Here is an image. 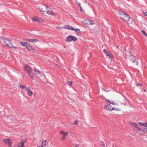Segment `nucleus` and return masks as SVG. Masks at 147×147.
I'll return each instance as SVG.
<instances>
[{"label":"nucleus","instance_id":"17","mask_svg":"<svg viewBox=\"0 0 147 147\" xmlns=\"http://www.w3.org/2000/svg\"><path fill=\"white\" fill-rule=\"evenodd\" d=\"M123 100L124 102H123V104L125 105L126 106L128 104H129V101L126 98H124Z\"/></svg>","mask_w":147,"mask_h":147},{"label":"nucleus","instance_id":"4","mask_svg":"<svg viewBox=\"0 0 147 147\" xmlns=\"http://www.w3.org/2000/svg\"><path fill=\"white\" fill-rule=\"evenodd\" d=\"M24 70L27 72L28 75L33 79L34 78V74L31 67L29 65L26 64L24 66Z\"/></svg>","mask_w":147,"mask_h":147},{"label":"nucleus","instance_id":"18","mask_svg":"<svg viewBox=\"0 0 147 147\" xmlns=\"http://www.w3.org/2000/svg\"><path fill=\"white\" fill-rule=\"evenodd\" d=\"M130 124L134 128H136L138 127L137 124L135 123L131 122L130 123Z\"/></svg>","mask_w":147,"mask_h":147},{"label":"nucleus","instance_id":"26","mask_svg":"<svg viewBox=\"0 0 147 147\" xmlns=\"http://www.w3.org/2000/svg\"><path fill=\"white\" fill-rule=\"evenodd\" d=\"M34 71H35L37 73V74H40V73H41V72H40V71L38 70L37 69H34Z\"/></svg>","mask_w":147,"mask_h":147},{"label":"nucleus","instance_id":"25","mask_svg":"<svg viewBox=\"0 0 147 147\" xmlns=\"http://www.w3.org/2000/svg\"><path fill=\"white\" fill-rule=\"evenodd\" d=\"M75 30H75V31L77 33H78V34H80V30L78 29H74Z\"/></svg>","mask_w":147,"mask_h":147},{"label":"nucleus","instance_id":"14","mask_svg":"<svg viewBox=\"0 0 147 147\" xmlns=\"http://www.w3.org/2000/svg\"><path fill=\"white\" fill-rule=\"evenodd\" d=\"M26 48L28 51H34L35 50L34 47L29 44L27 45Z\"/></svg>","mask_w":147,"mask_h":147},{"label":"nucleus","instance_id":"3","mask_svg":"<svg viewBox=\"0 0 147 147\" xmlns=\"http://www.w3.org/2000/svg\"><path fill=\"white\" fill-rule=\"evenodd\" d=\"M120 18L124 21L127 22L130 18V16L123 11H121L119 12Z\"/></svg>","mask_w":147,"mask_h":147},{"label":"nucleus","instance_id":"7","mask_svg":"<svg viewBox=\"0 0 147 147\" xmlns=\"http://www.w3.org/2000/svg\"><path fill=\"white\" fill-rule=\"evenodd\" d=\"M60 134L61 135V140L62 141H64L66 139V137L68 134V132H65L61 131L59 132Z\"/></svg>","mask_w":147,"mask_h":147},{"label":"nucleus","instance_id":"33","mask_svg":"<svg viewBox=\"0 0 147 147\" xmlns=\"http://www.w3.org/2000/svg\"><path fill=\"white\" fill-rule=\"evenodd\" d=\"M136 129L138 130V131H142V129H141L140 128L138 127V126L137 127Z\"/></svg>","mask_w":147,"mask_h":147},{"label":"nucleus","instance_id":"22","mask_svg":"<svg viewBox=\"0 0 147 147\" xmlns=\"http://www.w3.org/2000/svg\"><path fill=\"white\" fill-rule=\"evenodd\" d=\"M104 52L105 54L106 55V56H107V55H109V52L107 50L104 49Z\"/></svg>","mask_w":147,"mask_h":147},{"label":"nucleus","instance_id":"23","mask_svg":"<svg viewBox=\"0 0 147 147\" xmlns=\"http://www.w3.org/2000/svg\"><path fill=\"white\" fill-rule=\"evenodd\" d=\"M38 41V40L37 39H31V42H36Z\"/></svg>","mask_w":147,"mask_h":147},{"label":"nucleus","instance_id":"32","mask_svg":"<svg viewBox=\"0 0 147 147\" xmlns=\"http://www.w3.org/2000/svg\"><path fill=\"white\" fill-rule=\"evenodd\" d=\"M56 28L57 29H59V30H60V29H61L62 28V27H60V26H58Z\"/></svg>","mask_w":147,"mask_h":147},{"label":"nucleus","instance_id":"27","mask_svg":"<svg viewBox=\"0 0 147 147\" xmlns=\"http://www.w3.org/2000/svg\"><path fill=\"white\" fill-rule=\"evenodd\" d=\"M142 32L144 34V36H147V34H146V32H145L144 30H142Z\"/></svg>","mask_w":147,"mask_h":147},{"label":"nucleus","instance_id":"37","mask_svg":"<svg viewBox=\"0 0 147 147\" xmlns=\"http://www.w3.org/2000/svg\"><path fill=\"white\" fill-rule=\"evenodd\" d=\"M85 2H86V3H87V0H85Z\"/></svg>","mask_w":147,"mask_h":147},{"label":"nucleus","instance_id":"12","mask_svg":"<svg viewBox=\"0 0 147 147\" xmlns=\"http://www.w3.org/2000/svg\"><path fill=\"white\" fill-rule=\"evenodd\" d=\"M31 19L34 21L38 22H43L41 19L36 17L34 16L31 18Z\"/></svg>","mask_w":147,"mask_h":147},{"label":"nucleus","instance_id":"5","mask_svg":"<svg viewBox=\"0 0 147 147\" xmlns=\"http://www.w3.org/2000/svg\"><path fill=\"white\" fill-rule=\"evenodd\" d=\"M19 87L22 89H24L26 90L27 92V94L28 95L32 96L33 95V92L29 87L20 84L19 86Z\"/></svg>","mask_w":147,"mask_h":147},{"label":"nucleus","instance_id":"24","mask_svg":"<svg viewBox=\"0 0 147 147\" xmlns=\"http://www.w3.org/2000/svg\"><path fill=\"white\" fill-rule=\"evenodd\" d=\"M107 56H109L110 59H113L114 57V56L112 55H110V54L109 55H107Z\"/></svg>","mask_w":147,"mask_h":147},{"label":"nucleus","instance_id":"13","mask_svg":"<svg viewBox=\"0 0 147 147\" xmlns=\"http://www.w3.org/2000/svg\"><path fill=\"white\" fill-rule=\"evenodd\" d=\"M84 23L85 25H93L94 23V22L93 20H86L84 21Z\"/></svg>","mask_w":147,"mask_h":147},{"label":"nucleus","instance_id":"29","mask_svg":"<svg viewBox=\"0 0 147 147\" xmlns=\"http://www.w3.org/2000/svg\"><path fill=\"white\" fill-rule=\"evenodd\" d=\"M74 124L75 125H78V121H75L74 122Z\"/></svg>","mask_w":147,"mask_h":147},{"label":"nucleus","instance_id":"8","mask_svg":"<svg viewBox=\"0 0 147 147\" xmlns=\"http://www.w3.org/2000/svg\"><path fill=\"white\" fill-rule=\"evenodd\" d=\"M3 142L5 144L8 145L9 147H12L13 142L10 139H4L3 140Z\"/></svg>","mask_w":147,"mask_h":147},{"label":"nucleus","instance_id":"34","mask_svg":"<svg viewBox=\"0 0 147 147\" xmlns=\"http://www.w3.org/2000/svg\"><path fill=\"white\" fill-rule=\"evenodd\" d=\"M143 14H144L146 16H147V12H143Z\"/></svg>","mask_w":147,"mask_h":147},{"label":"nucleus","instance_id":"10","mask_svg":"<svg viewBox=\"0 0 147 147\" xmlns=\"http://www.w3.org/2000/svg\"><path fill=\"white\" fill-rule=\"evenodd\" d=\"M77 40V38L72 36H68L66 38L65 40L67 42H70L71 41H76Z\"/></svg>","mask_w":147,"mask_h":147},{"label":"nucleus","instance_id":"1","mask_svg":"<svg viewBox=\"0 0 147 147\" xmlns=\"http://www.w3.org/2000/svg\"><path fill=\"white\" fill-rule=\"evenodd\" d=\"M38 9L44 16L50 15L55 17L56 14L53 12L52 9L47 5H42L38 7Z\"/></svg>","mask_w":147,"mask_h":147},{"label":"nucleus","instance_id":"2","mask_svg":"<svg viewBox=\"0 0 147 147\" xmlns=\"http://www.w3.org/2000/svg\"><path fill=\"white\" fill-rule=\"evenodd\" d=\"M105 100L107 103L104 106V108L107 110L112 111H118L119 110V109L117 108H115L112 105H116V103L113 101H110L109 99L105 98Z\"/></svg>","mask_w":147,"mask_h":147},{"label":"nucleus","instance_id":"19","mask_svg":"<svg viewBox=\"0 0 147 147\" xmlns=\"http://www.w3.org/2000/svg\"><path fill=\"white\" fill-rule=\"evenodd\" d=\"M20 43L22 46L26 47L27 45L28 44V42H21Z\"/></svg>","mask_w":147,"mask_h":147},{"label":"nucleus","instance_id":"16","mask_svg":"<svg viewBox=\"0 0 147 147\" xmlns=\"http://www.w3.org/2000/svg\"><path fill=\"white\" fill-rule=\"evenodd\" d=\"M100 145L101 147H107L106 143L104 142H101Z\"/></svg>","mask_w":147,"mask_h":147},{"label":"nucleus","instance_id":"11","mask_svg":"<svg viewBox=\"0 0 147 147\" xmlns=\"http://www.w3.org/2000/svg\"><path fill=\"white\" fill-rule=\"evenodd\" d=\"M26 142V140L22 139L20 141L18 144L17 147H26L25 145V144Z\"/></svg>","mask_w":147,"mask_h":147},{"label":"nucleus","instance_id":"28","mask_svg":"<svg viewBox=\"0 0 147 147\" xmlns=\"http://www.w3.org/2000/svg\"><path fill=\"white\" fill-rule=\"evenodd\" d=\"M72 84V82L71 81H69L67 82V84L69 85H71Z\"/></svg>","mask_w":147,"mask_h":147},{"label":"nucleus","instance_id":"38","mask_svg":"<svg viewBox=\"0 0 147 147\" xmlns=\"http://www.w3.org/2000/svg\"><path fill=\"white\" fill-rule=\"evenodd\" d=\"M144 92H146V89H145L144 91Z\"/></svg>","mask_w":147,"mask_h":147},{"label":"nucleus","instance_id":"35","mask_svg":"<svg viewBox=\"0 0 147 147\" xmlns=\"http://www.w3.org/2000/svg\"><path fill=\"white\" fill-rule=\"evenodd\" d=\"M137 86H142V84H138L137 85Z\"/></svg>","mask_w":147,"mask_h":147},{"label":"nucleus","instance_id":"36","mask_svg":"<svg viewBox=\"0 0 147 147\" xmlns=\"http://www.w3.org/2000/svg\"><path fill=\"white\" fill-rule=\"evenodd\" d=\"M129 54L130 55L131 57H133V56L132 55H131V53H129Z\"/></svg>","mask_w":147,"mask_h":147},{"label":"nucleus","instance_id":"6","mask_svg":"<svg viewBox=\"0 0 147 147\" xmlns=\"http://www.w3.org/2000/svg\"><path fill=\"white\" fill-rule=\"evenodd\" d=\"M3 41L4 43L7 47L13 49H16V47L13 45L9 40L8 39H4Z\"/></svg>","mask_w":147,"mask_h":147},{"label":"nucleus","instance_id":"15","mask_svg":"<svg viewBox=\"0 0 147 147\" xmlns=\"http://www.w3.org/2000/svg\"><path fill=\"white\" fill-rule=\"evenodd\" d=\"M41 144L40 146L42 147H45L46 145V142L45 140H42L40 141Z\"/></svg>","mask_w":147,"mask_h":147},{"label":"nucleus","instance_id":"9","mask_svg":"<svg viewBox=\"0 0 147 147\" xmlns=\"http://www.w3.org/2000/svg\"><path fill=\"white\" fill-rule=\"evenodd\" d=\"M138 124L141 126L145 127L143 128L142 129V131L145 133H147V123H143L141 122H139Z\"/></svg>","mask_w":147,"mask_h":147},{"label":"nucleus","instance_id":"20","mask_svg":"<svg viewBox=\"0 0 147 147\" xmlns=\"http://www.w3.org/2000/svg\"><path fill=\"white\" fill-rule=\"evenodd\" d=\"M64 28L65 29H67L69 30H75L72 27H70L69 25H65L64 26Z\"/></svg>","mask_w":147,"mask_h":147},{"label":"nucleus","instance_id":"31","mask_svg":"<svg viewBox=\"0 0 147 147\" xmlns=\"http://www.w3.org/2000/svg\"><path fill=\"white\" fill-rule=\"evenodd\" d=\"M25 40L28 41L29 42H31V39H26Z\"/></svg>","mask_w":147,"mask_h":147},{"label":"nucleus","instance_id":"30","mask_svg":"<svg viewBox=\"0 0 147 147\" xmlns=\"http://www.w3.org/2000/svg\"><path fill=\"white\" fill-rule=\"evenodd\" d=\"M133 63H134V62H135V64L136 65H137L138 64V61H136V60H134V61L133 60Z\"/></svg>","mask_w":147,"mask_h":147},{"label":"nucleus","instance_id":"21","mask_svg":"<svg viewBox=\"0 0 147 147\" xmlns=\"http://www.w3.org/2000/svg\"><path fill=\"white\" fill-rule=\"evenodd\" d=\"M78 5L80 7L81 12L83 13L85 12V11L81 7L80 3H78Z\"/></svg>","mask_w":147,"mask_h":147}]
</instances>
